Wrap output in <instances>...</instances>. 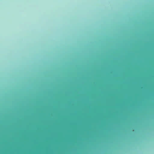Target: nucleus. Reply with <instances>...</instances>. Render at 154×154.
<instances>
[{
	"label": "nucleus",
	"instance_id": "nucleus-1",
	"mask_svg": "<svg viewBox=\"0 0 154 154\" xmlns=\"http://www.w3.org/2000/svg\"><path fill=\"white\" fill-rule=\"evenodd\" d=\"M99 145H0L3 146H99Z\"/></svg>",
	"mask_w": 154,
	"mask_h": 154
},
{
	"label": "nucleus",
	"instance_id": "nucleus-2",
	"mask_svg": "<svg viewBox=\"0 0 154 154\" xmlns=\"http://www.w3.org/2000/svg\"><path fill=\"white\" fill-rule=\"evenodd\" d=\"M0 144H97L83 143H0Z\"/></svg>",
	"mask_w": 154,
	"mask_h": 154
}]
</instances>
